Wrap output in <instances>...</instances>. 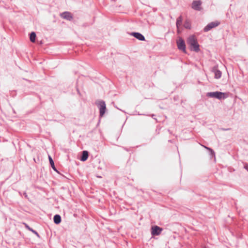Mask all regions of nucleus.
<instances>
[{
	"mask_svg": "<svg viewBox=\"0 0 248 248\" xmlns=\"http://www.w3.org/2000/svg\"><path fill=\"white\" fill-rule=\"evenodd\" d=\"M187 43L189 46L191 50L198 52L200 50L199 45L197 38L194 35L190 36L187 40Z\"/></svg>",
	"mask_w": 248,
	"mask_h": 248,
	"instance_id": "f257e3e1",
	"label": "nucleus"
},
{
	"mask_svg": "<svg viewBox=\"0 0 248 248\" xmlns=\"http://www.w3.org/2000/svg\"><path fill=\"white\" fill-rule=\"evenodd\" d=\"M207 96L212 98H215L219 100H222L228 97V95L226 93L220 92H209L207 93Z\"/></svg>",
	"mask_w": 248,
	"mask_h": 248,
	"instance_id": "f03ea898",
	"label": "nucleus"
},
{
	"mask_svg": "<svg viewBox=\"0 0 248 248\" xmlns=\"http://www.w3.org/2000/svg\"><path fill=\"white\" fill-rule=\"evenodd\" d=\"M96 105L99 110V116L102 117L106 111V105L105 101L100 100L96 102Z\"/></svg>",
	"mask_w": 248,
	"mask_h": 248,
	"instance_id": "7ed1b4c3",
	"label": "nucleus"
},
{
	"mask_svg": "<svg viewBox=\"0 0 248 248\" xmlns=\"http://www.w3.org/2000/svg\"><path fill=\"white\" fill-rule=\"evenodd\" d=\"M177 46L179 49L181 50L183 52L186 53V45L185 41L181 38H180L177 42Z\"/></svg>",
	"mask_w": 248,
	"mask_h": 248,
	"instance_id": "20e7f679",
	"label": "nucleus"
},
{
	"mask_svg": "<svg viewBox=\"0 0 248 248\" xmlns=\"http://www.w3.org/2000/svg\"><path fill=\"white\" fill-rule=\"evenodd\" d=\"M219 22L218 21L211 22L204 27L203 30L205 32L208 31H210L211 29L217 27L218 25H219Z\"/></svg>",
	"mask_w": 248,
	"mask_h": 248,
	"instance_id": "39448f33",
	"label": "nucleus"
},
{
	"mask_svg": "<svg viewBox=\"0 0 248 248\" xmlns=\"http://www.w3.org/2000/svg\"><path fill=\"white\" fill-rule=\"evenodd\" d=\"M162 231V229L157 226H155L151 228V233L153 235H159Z\"/></svg>",
	"mask_w": 248,
	"mask_h": 248,
	"instance_id": "423d86ee",
	"label": "nucleus"
},
{
	"mask_svg": "<svg viewBox=\"0 0 248 248\" xmlns=\"http://www.w3.org/2000/svg\"><path fill=\"white\" fill-rule=\"evenodd\" d=\"M202 2L200 0H194L192 3V7L195 10L200 11Z\"/></svg>",
	"mask_w": 248,
	"mask_h": 248,
	"instance_id": "0eeeda50",
	"label": "nucleus"
},
{
	"mask_svg": "<svg viewBox=\"0 0 248 248\" xmlns=\"http://www.w3.org/2000/svg\"><path fill=\"white\" fill-rule=\"evenodd\" d=\"M130 34L140 41H144L145 39L144 36L139 32H132Z\"/></svg>",
	"mask_w": 248,
	"mask_h": 248,
	"instance_id": "6e6552de",
	"label": "nucleus"
},
{
	"mask_svg": "<svg viewBox=\"0 0 248 248\" xmlns=\"http://www.w3.org/2000/svg\"><path fill=\"white\" fill-rule=\"evenodd\" d=\"M61 16L63 18L68 20H71L73 18L71 14H70V13L68 12H64L62 13V14H61Z\"/></svg>",
	"mask_w": 248,
	"mask_h": 248,
	"instance_id": "1a4fd4ad",
	"label": "nucleus"
},
{
	"mask_svg": "<svg viewBox=\"0 0 248 248\" xmlns=\"http://www.w3.org/2000/svg\"><path fill=\"white\" fill-rule=\"evenodd\" d=\"M212 71L214 73L215 78L219 79L221 77L222 73L219 70L217 69L216 67H214Z\"/></svg>",
	"mask_w": 248,
	"mask_h": 248,
	"instance_id": "9d476101",
	"label": "nucleus"
},
{
	"mask_svg": "<svg viewBox=\"0 0 248 248\" xmlns=\"http://www.w3.org/2000/svg\"><path fill=\"white\" fill-rule=\"evenodd\" d=\"M88 157V152L87 151H83L80 159L81 161H85Z\"/></svg>",
	"mask_w": 248,
	"mask_h": 248,
	"instance_id": "9b49d317",
	"label": "nucleus"
},
{
	"mask_svg": "<svg viewBox=\"0 0 248 248\" xmlns=\"http://www.w3.org/2000/svg\"><path fill=\"white\" fill-rule=\"evenodd\" d=\"M54 222L55 224H58L61 221V217L59 215H56L54 217Z\"/></svg>",
	"mask_w": 248,
	"mask_h": 248,
	"instance_id": "f8f14e48",
	"label": "nucleus"
},
{
	"mask_svg": "<svg viewBox=\"0 0 248 248\" xmlns=\"http://www.w3.org/2000/svg\"><path fill=\"white\" fill-rule=\"evenodd\" d=\"M183 21V18L182 16H180L178 17L176 20V27L178 29L179 27L181 25Z\"/></svg>",
	"mask_w": 248,
	"mask_h": 248,
	"instance_id": "ddd939ff",
	"label": "nucleus"
},
{
	"mask_svg": "<svg viewBox=\"0 0 248 248\" xmlns=\"http://www.w3.org/2000/svg\"><path fill=\"white\" fill-rule=\"evenodd\" d=\"M48 159L49 161V163L51 165V166L52 167V169L56 171H57V170L56 169L54 165V161L52 158V157L50 156H48Z\"/></svg>",
	"mask_w": 248,
	"mask_h": 248,
	"instance_id": "4468645a",
	"label": "nucleus"
},
{
	"mask_svg": "<svg viewBox=\"0 0 248 248\" xmlns=\"http://www.w3.org/2000/svg\"><path fill=\"white\" fill-rule=\"evenodd\" d=\"M25 227L29 231L32 232L33 233H34L37 236L39 237L38 233L35 230H33L32 228H30L27 224H25Z\"/></svg>",
	"mask_w": 248,
	"mask_h": 248,
	"instance_id": "2eb2a0df",
	"label": "nucleus"
},
{
	"mask_svg": "<svg viewBox=\"0 0 248 248\" xmlns=\"http://www.w3.org/2000/svg\"><path fill=\"white\" fill-rule=\"evenodd\" d=\"M35 38H36L35 33L34 32H32L30 34V41L31 42H35Z\"/></svg>",
	"mask_w": 248,
	"mask_h": 248,
	"instance_id": "dca6fc26",
	"label": "nucleus"
},
{
	"mask_svg": "<svg viewBox=\"0 0 248 248\" xmlns=\"http://www.w3.org/2000/svg\"><path fill=\"white\" fill-rule=\"evenodd\" d=\"M202 146H203L205 149H206L207 150L210 151L212 155L215 156V152H214V151L212 149H211L210 148L207 147H206V146H205L204 145H202Z\"/></svg>",
	"mask_w": 248,
	"mask_h": 248,
	"instance_id": "f3484780",
	"label": "nucleus"
},
{
	"mask_svg": "<svg viewBox=\"0 0 248 248\" xmlns=\"http://www.w3.org/2000/svg\"><path fill=\"white\" fill-rule=\"evenodd\" d=\"M185 27L186 29H190V26L188 22H186L185 23Z\"/></svg>",
	"mask_w": 248,
	"mask_h": 248,
	"instance_id": "a211bd4d",
	"label": "nucleus"
},
{
	"mask_svg": "<svg viewBox=\"0 0 248 248\" xmlns=\"http://www.w3.org/2000/svg\"><path fill=\"white\" fill-rule=\"evenodd\" d=\"M244 168L248 171V164H245L244 165Z\"/></svg>",
	"mask_w": 248,
	"mask_h": 248,
	"instance_id": "6ab92c4d",
	"label": "nucleus"
},
{
	"mask_svg": "<svg viewBox=\"0 0 248 248\" xmlns=\"http://www.w3.org/2000/svg\"><path fill=\"white\" fill-rule=\"evenodd\" d=\"M24 196H25V197H26V198H27V196H28V195H27V193H26V192L24 193Z\"/></svg>",
	"mask_w": 248,
	"mask_h": 248,
	"instance_id": "aec40b11",
	"label": "nucleus"
},
{
	"mask_svg": "<svg viewBox=\"0 0 248 248\" xmlns=\"http://www.w3.org/2000/svg\"><path fill=\"white\" fill-rule=\"evenodd\" d=\"M152 117H154V115H152Z\"/></svg>",
	"mask_w": 248,
	"mask_h": 248,
	"instance_id": "412c9836",
	"label": "nucleus"
}]
</instances>
